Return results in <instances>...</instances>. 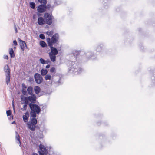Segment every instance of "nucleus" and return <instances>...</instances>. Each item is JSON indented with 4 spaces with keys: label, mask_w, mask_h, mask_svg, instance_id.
Masks as SVG:
<instances>
[{
    "label": "nucleus",
    "mask_w": 155,
    "mask_h": 155,
    "mask_svg": "<svg viewBox=\"0 0 155 155\" xmlns=\"http://www.w3.org/2000/svg\"><path fill=\"white\" fill-rule=\"evenodd\" d=\"M28 104H24V105L23 106V108H22L21 109L23 111L26 110L27 109V105Z\"/></svg>",
    "instance_id": "nucleus-32"
},
{
    "label": "nucleus",
    "mask_w": 155,
    "mask_h": 155,
    "mask_svg": "<svg viewBox=\"0 0 155 155\" xmlns=\"http://www.w3.org/2000/svg\"><path fill=\"white\" fill-rule=\"evenodd\" d=\"M49 62V61L48 60L45 61V63H45V64H48Z\"/></svg>",
    "instance_id": "nucleus-44"
},
{
    "label": "nucleus",
    "mask_w": 155,
    "mask_h": 155,
    "mask_svg": "<svg viewBox=\"0 0 155 155\" xmlns=\"http://www.w3.org/2000/svg\"><path fill=\"white\" fill-rule=\"evenodd\" d=\"M13 42L15 45L16 46L17 45V43L16 40H14Z\"/></svg>",
    "instance_id": "nucleus-39"
},
{
    "label": "nucleus",
    "mask_w": 155,
    "mask_h": 155,
    "mask_svg": "<svg viewBox=\"0 0 155 155\" xmlns=\"http://www.w3.org/2000/svg\"><path fill=\"white\" fill-rule=\"evenodd\" d=\"M58 82H59V80H58Z\"/></svg>",
    "instance_id": "nucleus-48"
},
{
    "label": "nucleus",
    "mask_w": 155,
    "mask_h": 155,
    "mask_svg": "<svg viewBox=\"0 0 155 155\" xmlns=\"http://www.w3.org/2000/svg\"><path fill=\"white\" fill-rule=\"evenodd\" d=\"M79 54V51H73L72 54V57L74 59L73 61H68L67 65L70 66L69 68V71L74 72L75 74H78L81 73L82 71V69L78 67L77 64H75L74 61L76 59V57Z\"/></svg>",
    "instance_id": "nucleus-1"
},
{
    "label": "nucleus",
    "mask_w": 155,
    "mask_h": 155,
    "mask_svg": "<svg viewBox=\"0 0 155 155\" xmlns=\"http://www.w3.org/2000/svg\"><path fill=\"white\" fill-rule=\"evenodd\" d=\"M46 5L42 4L40 5L37 8L38 12L40 13L44 12L45 11L46 7Z\"/></svg>",
    "instance_id": "nucleus-7"
},
{
    "label": "nucleus",
    "mask_w": 155,
    "mask_h": 155,
    "mask_svg": "<svg viewBox=\"0 0 155 155\" xmlns=\"http://www.w3.org/2000/svg\"><path fill=\"white\" fill-rule=\"evenodd\" d=\"M38 2L42 5H46L47 4L46 0H38Z\"/></svg>",
    "instance_id": "nucleus-26"
},
{
    "label": "nucleus",
    "mask_w": 155,
    "mask_h": 155,
    "mask_svg": "<svg viewBox=\"0 0 155 155\" xmlns=\"http://www.w3.org/2000/svg\"><path fill=\"white\" fill-rule=\"evenodd\" d=\"M102 47L101 46H98L96 49V51L97 52H100L101 50Z\"/></svg>",
    "instance_id": "nucleus-31"
},
{
    "label": "nucleus",
    "mask_w": 155,
    "mask_h": 155,
    "mask_svg": "<svg viewBox=\"0 0 155 155\" xmlns=\"http://www.w3.org/2000/svg\"><path fill=\"white\" fill-rule=\"evenodd\" d=\"M38 137L40 138H41L43 137L42 135L41 134V135L40 136H38Z\"/></svg>",
    "instance_id": "nucleus-45"
},
{
    "label": "nucleus",
    "mask_w": 155,
    "mask_h": 155,
    "mask_svg": "<svg viewBox=\"0 0 155 155\" xmlns=\"http://www.w3.org/2000/svg\"><path fill=\"white\" fill-rule=\"evenodd\" d=\"M31 95V96L28 97L29 101L31 103L33 104L35 103L36 100V95L34 94Z\"/></svg>",
    "instance_id": "nucleus-8"
},
{
    "label": "nucleus",
    "mask_w": 155,
    "mask_h": 155,
    "mask_svg": "<svg viewBox=\"0 0 155 155\" xmlns=\"http://www.w3.org/2000/svg\"><path fill=\"white\" fill-rule=\"evenodd\" d=\"M50 65L49 64H48L45 67L47 69V68H49L50 67Z\"/></svg>",
    "instance_id": "nucleus-41"
},
{
    "label": "nucleus",
    "mask_w": 155,
    "mask_h": 155,
    "mask_svg": "<svg viewBox=\"0 0 155 155\" xmlns=\"http://www.w3.org/2000/svg\"><path fill=\"white\" fill-rule=\"evenodd\" d=\"M4 69L6 74H10V70L8 65H5L4 67Z\"/></svg>",
    "instance_id": "nucleus-15"
},
{
    "label": "nucleus",
    "mask_w": 155,
    "mask_h": 155,
    "mask_svg": "<svg viewBox=\"0 0 155 155\" xmlns=\"http://www.w3.org/2000/svg\"><path fill=\"white\" fill-rule=\"evenodd\" d=\"M30 7L32 9H34L35 6V4L33 2H31L30 3Z\"/></svg>",
    "instance_id": "nucleus-27"
},
{
    "label": "nucleus",
    "mask_w": 155,
    "mask_h": 155,
    "mask_svg": "<svg viewBox=\"0 0 155 155\" xmlns=\"http://www.w3.org/2000/svg\"><path fill=\"white\" fill-rule=\"evenodd\" d=\"M29 99L28 98V97H25L24 98V99H23L22 98H21V100L22 101H24V102L23 103H22L21 104H29Z\"/></svg>",
    "instance_id": "nucleus-19"
},
{
    "label": "nucleus",
    "mask_w": 155,
    "mask_h": 155,
    "mask_svg": "<svg viewBox=\"0 0 155 155\" xmlns=\"http://www.w3.org/2000/svg\"><path fill=\"white\" fill-rule=\"evenodd\" d=\"M16 134L15 138L16 140V142L18 144H19L20 146H21V142L20 140V136L18 134L17 132H15Z\"/></svg>",
    "instance_id": "nucleus-20"
},
{
    "label": "nucleus",
    "mask_w": 155,
    "mask_h": 155,
    "mask_svg": "<svg viewBox=\"0 0 155 155\" xmlns=\"http://www.w3.org/2000/svg\"><path fill=\"white\" fill-rule=\"evenodd\" d=\"M9 54L11 58H13L15 56L13 50L12 48H11L9 51Z\"/></svg>",
    "instance_id": "nucleus-24"
},
{
    "label": "nucleus",
    "mask_w": 155,
    "mask_h": 155,
    "mask_svg": "<svg viewBox=\"0 0 155 155\" xmlns=\"http://www.w3.org/2000/svg\"><path fill=\"white\" fill-rule=\"evenodd\" d=\"M27 91L28 94L31 95L34 94H33V87L31 86L28 87L27 88Z\"/></svg>",
    "instance_id": "nucleus-18"
},
{
    "label": "nucleus",
    "mask_w": 155,
    "mask_h": 155,
    "mask_svg": "<svg viewBox=\"0 0 155 155\" xmlns=\"http://www.w3.org/2000/svg\"><path fill=\"white\" fill-rule=\"evenodd\" d=\"M12 124H15V121H13V122L12 123Z\"/></svg>",
    "instance_id": "nucleus-47"
},
{
    "label": "nucleus",
    "mask_w": 155,
    "mask_h": 155,
    "mask_svg": "<svg viewBox=\"0 0 155 155\" xmlns=\"http://www.w3.org/2000/svg\"><path fill=\"white\" fill-rule=\"evenodd\" d=\"M51 49V51L49 53H51V54L57 55L58 53V50L55 48L54 47L51 46H49Z\"/></svg>",
    "instance_id": "nucleus-10"
},
{
    "label": "nucleus",
    "mask_w": 155,
    "mask_h": 155,
    "mask_svg": "<svg viewBox=\"0 0 155 155\" xmlns=\"http://www.w3.org/2000/svg\"><path fill=\"white\" fill-rule=\"evenodd\" d=\"M51 72V73H55V68L54 67H52L50 71Z\"/></svg>",
    "instance_id": "nucleus-33"
},
{
    "label": "nucleus",
    "mask_w": 155,
    "mask_h": 155,
    "mask_svg": "<svg viewBox=\"0 0 155 155\" xmlns=\"http://www.w3.org/2000/svg\"><path fill=\"white\" fill-rule=\"evenodd\" d=\"M6 76V82L7 85L8 84L10 81V74H5Z\"/></svg>",
    "instance_id": "nucleus-17"
},
{
    "label": "nucleus",
    "mask_w": 155,
    "mask_h": 155,
    "mask_svg": "<svg viewBox=\"0 0 155 155\" xmlns=\"http://www.w3.org/2000/svg\"><path fill=\"white\" fill-rule=\"evenodd\" d=\"M32 155H38L37 153H33Z\"/></svg>",
    "instance_id": "nucleus-46"
},
{
    "label": "nucleus",
    "mask_w": 155,
    "mask_h": 155,
    "mask_svg": "<svg viewBox=\"0 0 155 155\" xmlns=\"http://www.w3.org/2000/svg\"><path fill=\"white\" fill-rule=\"evenodd\" d=\"M44 18L46 24L51 25L52 23V18L51 15L48 13H45L44 14Z\"/></svg>",
    "instance_id": "nucleus-4"
},
{
    "label": "nucleus",
    "mask_w": 155,
    "mask_h": 155,
    "mask_svg": "<svg viewBox=\"0 0 155 155\" xmlns=\"http://www.w3.org/2000/svg\"><path fill=\"white\" fill-rule=\"evenodd\" d=\"M4 58L5 59H8V57L7 55H5L4 56Z\"/></svg>",
    "instance_id": "nucleus-40"
},
{
    "label": "nucleus",
    "mask_w": 155,
    "mask_h": 155,
    "mask_svg": "<svg viewBox=\"0 0 155 155\" xmlns=\"http://www.w3.org/2000/svg\"><path fill=\"white\" fill-rule=\"evenodd\" d=\"M38 23L40 25H43L45 23V19H44L42 17H39L38 19Z\"/></svg>",
    "instance_id": "nucleus-12"
},
{
    "label": "nucleus",
    "mask_w": 155,
    "mask_h": 155,
    "mask_svg": "<svg viewBox=\"0 0 155 155\" xmlns=\"http://www.w3.org/2000/svg\"><path fill=\"white\" fill-rule=\"evenodd\" d=\"M37 123V121L36 119L32 118L27 123V127L31 131H34L36 127V125Z\"/></svg>",
    "instance_id": "nucleus-3"
},
{
    "label": "nucleus",
    "mask_w": 155,
    "mask_h": 155,
    "mask_svg": "<svg viewBox=\"0 0 155 155\" xmlns=\"http://www.w3.org/2000/svg\"><path fill=\"white\" fill-rule=\"evenodd\" d=\"M34 79L32 77H30L29 78V81L30 82H32V81H33Z\"/></svg>",
    "instance_id": "nucleus-38"
},
{
    "label": "nucleus",
    "mask_w": 155,
    "mask_h": 155,
    "mask_svg": "<svg viewBox=\"0 0 155 155\" xmlns=\"http://www.w3.org/2000/svg\"><path fill=\"white\" fill-rule=\"evenodd\" d=\"M34 78L36 83L40 84L43 81V78L41 75L38 73H35L34 75Z\"/></svg>",
    "instance_id": "nucleus-6"
},
{
    "label": "nucleus",
    "mask_w": 155,
    "mask_h": 155,
    "mask_svg": "<svg viewBox=\"0 0 155 155\" xmlns=\"http://www.w3.org/2000/svg\"><path fill=\"white\" fill-rule=\"evenodd\" d=\"M21 92L23 95H27V92L26 89L22 88L21 90Z\"/></svg>",
    "instance_id": "nucleus-29"
},
{
    "label": "nucleus",
    "mask_w": 155,
    "mask_h": 155,
    "mask_svg": "<svg viewBox=\"0 0 155 155\" xmlns=\"http://www.w3.org/2000/svg\"><path fill=\"white\" fill-rule=\"evenodd\" d=\"M29 106L31 110V116L33 118L36 117V114H39L41 111L40 107L37 105L32 103H29Z\"/></svg>",
    "instance_id": "nucleus-2"
},
{
    "label": "nucleus",
    "mask_w": 155,
    "mask_h": 155,
    "mask_svg": "<svg viewBox=\"0 0 155 155\" xmlns=\"http://www.w3.org/2000/svg\"><path fill=\"white\" fill-rule=\"evenodd\" d=\"M34 90L35 93L36 94H38L40 91V88L38 86H35L34 87Z\"/></svg>",
    "instance_id": "nucleus-21"
},
{
    "label": "nucleus",
    "mask_w": 155,
    "mask_h": 155,
    "mask_svg": "<svg viewBox=\"0 0 155 155\" xmlns=\"http://www.w3.org/2000/svg\"><path fill=\"white\" fill-rule=\"evenodd\" d=\"M6 114L8 116H10L11 115V113L10 110L7 111Z\"/></svg>",
    "instance_id": "nucleus-36"
},
{
    "label": "nucleus",
    "mask_w": 155,
    "mask_h": 155,
    "mask_svg": "<svg viewBox=\"0 0 155 155\" xmlns=\"http://www.w3.org/2000/svg\"><path fill=\"white\" fill-rule=\"evenodd\" d=\"M20 45L22 51H24L25 50V48L27 47L26 45L25 42L24 41L20 40Z\"/></svg>",
    "instance_id": "nucleus-11"
},
{
    "label": "nucleus",
    "mask_w": 155,
    "mask_h": 155,
    "mask_svg": "<svg viewBox=\"0 0 155 155\" xmlns=\"http://www.w3.org/2000/svg\"><path fill=\"white\" fill-rule=\"evenodd\" d=\"M39 37L40 38L43 39L45 38V36L44 34H41L39 35Z\"/></svg>",
    "instance_id": "nucleus-34"
},
{
    "label": "nucleus",
    "mask_w": 155,
    "mask_h": 155,
    "mask_svg": "<svg viewBox=\"0 0 155 155\" xmlns=\"http://www.w3.org/2000/svg\"><path fill=\"white\" fill-rule=\"evenodd\" d=\"M25 114V115L23 116V119L24 122H27L28 121V118L29 117V114L28 111L26 112Z\"/></svg>",
    "instance_id": "nucleus-13"
},
{
    "label": "nucleus",
    "mask_w": 155,
    "mask_h": 155,
    "mask_svg": "<svg viewBox=\"0 0 155 155\" xmlns=\"http://www.w3.org/2000/svg\"><path fill=\"white\" fill-rule=\"evenodd\" d=\"M39 61L40 63L43 64H45V63H45V60H44L42 58H40L39 59Z\"/></svg>",
    "instance_id": "nucleus-30"
},
{
    "label": "nucleus",
    "mask_w": 155,
    "mask_h": 155,
    "mask_svg": "<svg viewBox=\"0 0 155 155\" xmlns=\"http://www.w3.org/2000/svg\"><path fill=\"white\" fill-rule=\"evenodd\" d=\"M93 55V54H92L91 52L89 51H87L85 54L84 57H87V59H89L90 58H91L93 59L94 58H92Z\"/></svg>",
    "instance_id": "nucleus-14"
},
{
    "label": "nucleus",
    "mask_w": 155,
    "mask_h": 155,
    "mask_svg": "<svg viewBox=\"0 0 155 155\" xmlns=\"http://www.w3.org/2000/svg\"><path fill=\"white\" fill-rule=\"evenodd\" d=\"M46 41L47 42L48 46H53V44L52 42V40H51V39L49 38H47L46 39Z\"/></svg>",
    "instance_id": "nucleus-22"
},
{
    "label": "nucleus",
    "mask_w": 155,
    "mask_h": 155,
    "mask_svg": "<svg viewBox=\"0 0 155 155\" xmlns=\"http://www.w3.org/2000/svg\"><path fill=\"white\" fill-rule=\"evenodd\" d=\"M15 32L16 33L17 32V30L16 28V27L15 26Z\"/></svg>",
    "instance_id": "nucleus-43"
},
{
    "label": "nucleus",
    "mask_w": 155,
    "mask_h": 155,
    "mask_svg": "<svg viewBox=\"0 0 155 155\" xmlns=\"http://www.w3.org/2000/svg\"><path fill=\"white\" fill-rule=\"evenodd\" d=\"M47 34L49 36H50L52 35V32L51 31H48L47 32Z\"/></svg>",
    "instance_id": "nucleus-35"
},
{
    "label": "nucleus",
    "mask_w": 155,
    "mask_h": 155,
    "mask_svg": "<svg viewBox=\"0 0 155 155\" xmlns=\"http://www.w3.org/2000/svg\"><path fill=\"white\" fill-rule=\"evenodd\" d=\"M51 76L50 74L46 75L45 77V80H51Z\"/></svg>",
    "instance_id": "nucleus-28"
},
{
    "label": "nucleus",
    "mask_w": 155,
    "mask_h": 155,
    "mask_svg": "<svg viewBox=\"0 0 155 155\" xmlns=\"http://www.w3.org/2000/svg\"><path fill=\"white\" fill-rule=\"evenodd\" d=\"M12 105L13 109L14 110V101L13 100V101H12Z\"/></svg>",
    "instance_id": "nucleus-42"
},
{
    "label": "nucleus",
    "mask_w": 155,
    "mask_h": 155,
    "mask_svg": "<svg viewBox=\"0 0 155 155\" xmlns=\"http://www.w3.org/2000/svg\"><path fill=\"white\" fill-rule=\"evenodd\" d=\"M59 39V35L58 34L56 33L51 38L52 44L56 43Z\"/></svg>",
    "instance_id": "nucleus-9"
},
{
    "label": "nucleus",
    "mask_w": 155,
    "mask_h": 155,
    "mask_svg": "<svg viewBox=\"0 0 155 155\" xmlns=\"http://www.w3.org/2000/svg\"><path fill=\"white\" fill-rule=\"evenodd\" d=\"M22 88L26 89L27 86L25 85L24 83H22Z\"/></svg>",
    "instance_id": "nucleus-37"
},
{
    "label": "nucleus",
    "mask_w": 155,
    "mask_h": 155,
    "mask_svg": "<svg viewBox=\"0 0 155 155\" xmlns=\"http://www.w3.org/2000/svg\"><path fill=\"white\" fill-rule=\"evenodd\" d=\"M49 58L52 62H54L56 61V56L55 54H51V53H49Z\"/></svg>",
    "instance_id": "nucleus-16"
},
{
    "label": "nucleus",
    "mask_w": 155,
    "mask_h": 155,
    "mask_svg": "<svg viewBox=\"0 0 155 155\" xmlns=\"http://www.w3.org/2000/svg\"><path fill=\"white\" fill-rule=\"evenodd\" d=\"M39 148L40 151L39 153L40 155H46L48 153V151L45 147L41 144L39 145Z\"/></svg>",
    "instance_id": "nucleus-5"
},
{
    "label": "nucleus",
    "mask_w": 155,
    "mask_h": 155,
    "mask_svg": "<svg viewBox=\"0 0 155 155\" xmlns=\"http://www.w3.org/2000/svg\"><path fill=\"white\" fill-rule=\"evenodd\" d=\"M47 73V70L46 69H42L41 70V75L42 76L46 75Z\"/></svg>",
    "instance_id": "nucleus-23"
},
{
    "label": "nucleus",
    "mask_w": 155,
    "mask_h": 155,
    "mask_svg": "<svg viewBox=\"0 0 155 155\" xmlns=\"http://www.w3.org/2000/svg\"><path fill=\"white\" fill-rule=\"evenodd\" d=\"M40 45L42 47H45L47 46V44L46 43L43 41H41L40 42Z\"/></svg>",
    "instance_id": "nucleus-25"
}]
</instances>
